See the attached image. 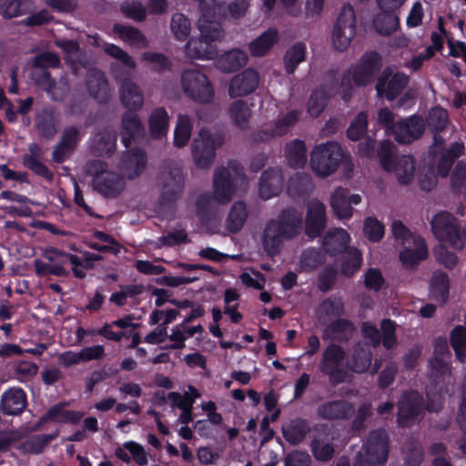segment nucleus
<instances>
[{"label": "nucleus", "mask_w": 466, "mask_h": 466, "mask_svg": "<svg viewBox=\"0 0 466 466\" xmlns=\"http://www.w3.org/2000/svg\"><path fill=\"white\" fill-rule=\"evenodd\" d=\"M198 37L190 38L184 46L186 56L190 59L210 60L218 56L217 42L224 37V31L216 18L215 4L201 6L198 22Z\"/></svg>", "instance_id": "1"}, {"label": "nucleus", "mask_w": 466, "mask_h": 466, "mask_svg": "<svg viewBox=\"0 0 466 466\" xmlns=\"http://www.w3.org/2000/svg\"><path fill=\"white\" fill-rule=\"evenodd\" d=\"M156 185L161 205L171 206L178 201L186 186V174L182 165L172 159L164 160L159 166Z\"/></svg>", "instance_id": "2"}, {"label": "nucleus", "mask_w": 466, "mask_h": 466, "mask_svg": "<svg viewBox=\"0 0 466 466\" xmlns=\"http://www.w3.org/2000/svg\"><path fill=\"white\" fill-rule=\"evenodd\" d=\"M380 70V61L378 53H365L355 65L344 72L339 90L342 98L348 101L351 97L353 84L357 86L370 85Z\"/></svg>", "instance_id": "3"}, {"label": "nucleus", "mask_w": 466, "mask_h": 466, "mask_svg": "<svg viewBox=\"0 0 466 466\" xmlns=\"http://www.w3.org/2000/svg\"><path fill=\"white\" fill-rule=\"evenodd\" d=\"M248 185L243 167L237 162L217 167L213 175V197L219 204L231 201L238 190H245Z\"/></svg>", "instance_id": "4"}, {"label": "nucleus", "mask_w": 466, "mask_h": 466, "mask_svg": "<svg viewBox=\"0 0 466 466\" xmlns=\"http://www.w3.org/2000/svg\"><path fill=\"white\" fill-rule=\"evenodd\" d=\"M396 146L384 140L380 144L379 158L382 168L393 173L397 181L401 185L410 184L415 176V160L410 155L397 157L395 154Z\"/></svg>", "instance_id": "5"}, {"label": "nucleus", "mask_w": 466, "mask_h": 466, "mask_svg": "<svg viewBox=\"0 0 466 466\" xmlns=\"http://www.w3.org/2000/svg\"><path fill=\"white\" fill-rule=\"evenodd\" d=\"M390 439L385 430L371 431L356 455L353 466H384L389 456Z\"/></svg>", "instance_id": "6"}, {"label": "nucleus", "mask_w": 466, "mask_h": 466, "mask_svg": "<svg viewBox=\"0 0 466 466\" xmlns=\"http://www.w3.org/2000/svg\"><path fill=\"white\" fill-rule=\"evenodd\" d=\"M181 88L194 102L208 104L214 98V88L208 76L198 67L185 69L180 76Z\"/></svg>", "instance_id": "7"}, {"label": "nucleus", "mask_w": 466, "mask_h": 466, "mask_svg": "<svg viewBox=\"0 0 466 466\" xmlns=\"http://www.w3.org/2000/svg\"><path fill=\"white\" fill-rule=\"evenodd\" d=\"M223 144V137L202 128L194 137L190 149L194 165L200 169H209L216 157V150Z\"/></svg>", "instance_id": "8"}, {"label": "nucleus", "mask_w": 466, "mask_h": 466, "mask_svg": "<svg viewBox=\"0 0 466 466\" xmlns=\"http://www.w3.org/2000/svg\"><path fill=\"white\" fill-rule=\"evenodd\" d=\"M342 158L340 146L336 142H327L313 148L310 167L317 176L325 177L338 169Z\"/></svg>", "instance_id": "9"}, {"label": "nucleus", "mask_w": 466, "mask_h": 466, "mask_svg": "<svg viewBox=\"0 0 466 466\" xmlns=\"http://www.w3.org/2000/svg\"><path fill=\"white\" fill-rule=\"evenodd\" d=\"M345 357L343 348L335 343L329 344L322 352L319 370L328 376L329 382L333 386L344 382L348 377V372L343 368Z\"/></svg>", "instance_id": "10"}, {"label": "nucleus", "mask_w": 466, "mask_h": 466, "mask_svg": "<svg viewBox=\"0 0 466 466\" xmlns=\"http://www.w3.org/2000/svg\"><path fill=\"white\" fill-rule=\"evenodd\" d=\"M356 35V15L350 5H344L332 31V44L339 51L346 50Z\"/></svg>", "instance_id": "11"}, {"label": "nucleus", "mask_w": 466, "mask_h": 466, "mask_svg": "<svg viewBox=\"0 0 466 466\" xmlns=\"http://www.w3.org/2000/svg\"><path fill=\"white\" fill-rule=\"evenodd\" d=\"M426 129L424 119L417 115L401 119L390 126V135L395 140L403 145H408L421 137Z\"/></svg>", "instance_id": "12"}, {"label": "nucleus", "mask_w": 466, "mask_h": 466, "mask_svg": "<svg viewBox=\"0 0 466 466\" xmlns=\"http://www.w3.org/2000/svg\"><path fill=\"white\" fill-rule=\"evenodd\" d=\"M439 243L449 244L455 249L464 248L459 220L447 211H439Z\"/></svg>", "instance_id": "13"}, {"label": "nucleus", "mask_w": 466, "mask_h": 466, "mask_svg": "<svg viewBox=\"0 0 466 466\" xmlns=\"http://www.w3.org/2000/svg\"><path fill=\"white\" fill-rule=\"evenodd\" d=\"M300 111L290 110L279 115L271 126L252 134L255 142L268 141L275 137H281L287 134L299 121Z\"/></svg>", "instance_id": "14"}, {"label": "nucleus", "mask_w": 466, "mask_h": 466, "mask_svg": "<svg viewBox=\"0 0 466 466\" xmlns=\"http://www.w3.org/2000/svg\"><path fill=\"white\" fill-rule=\"evenodd\" d=\"M269 221L284 235L287 240L297 238L303 228L302 214L295 208L282 209L275 218Z\"/></svg>", "instance_id": "15"}, {"label": "nucleus", "mask_w": 466, "mask_h": 466, "mask_svg": "<svg viewBox=\"0 0 466 466\" xmlns=\"http://www.w3.org/2000/svg\"><path fill=\"white\" fill-rule=\"evenodd\" d=\"M421 396L414 390L405 392L398 401V422L402 427L410 425L422 411Z\"/></svg>", "instance_id": "16"}, {"label": "nucleus", "mask_w": 466, "mask_h": 466, "mask_svg": "<svg viewBox=\"0 0 466 466\" xmlns=\"http://www.w3.org/2000/svg\"><path fill=\"white\" fill-rule=\"evenodd\" d=\"M354 412L353 404L342 399L324 401L316 409L319 419L329 421L348 420Z\"/></svg>", "instance_id": "17"}, {"label": "nucleus", "mask_w": 466, "mask_h": 466, "mask_svg": "<svg viewBox=\"0 0 466 466\" xmlns=\"http://www.w3.org/2000/svg\"><path fill=\"white\" fill-rule=\"evenodd\" d=\"M437 143V133L433 135V143L430 151L420 162L419 173V184L422 190L430 192L437 186V155L435 145Z\"/></svg>", "instance_id": "18"}, {"label": "nucleus", "mask_w": 466, "mask_h": 466, "mask_svg": "<svg viewBox=\"0 0 466 466\" xmlns=\"http://www.w3.org/2000/svg\"><path fill=\"white\" fill-rule=\"evenodd\" d=\"M147 156L142 149L131 148L121 156L117 168L124 177L136 178L145 170Z\"/></svg>", "instance_id": "19"}, {"label": "nucleus", "mask_w": 466, "mask_h": 466, "mask_svg": "<svg viewBox=\"0 0 466 466\" xmlns=\"http://www.w3.org/2000/svg\"><path fill=\"white\" fill-rule=\"evenodd\" d=\"M390 76V71L385 69L379 76L376 84L377 96L381 97L384 95L387 99L391 101L395 99L400 92L406 87L409 82V77L402 73L394 74L391 78L387 81Z\"/></svg>", "instance_id": "20"}, {"label": "nucleus", "mask_w": 466, "mask_h": 466, "mask_svg": "<svg viewBox=\"0 0 466 466\" xmlns=\"http://www.w3.org/2000/svg\"><path fill=\"white\" fill-rule=\"evenodd\" d=\"M326 207L319 199L313 198L307 205L305 233L309 238L319 236L326 227Z\"/></svg>", "instance_id": "21"}, {"label": "nucleus", "mask_w": 466, "mask_h": 466, "mask_svg": "<svg viewBox=\"0 0 466 466\" xmlns=\"http://www.w3.org/2000/svg\"><path fill=\"white\" fill-rule=\"evenodd\" d=\"M258 73L252 68H247L232 77L229 83L228 94L231 97L248 96L258 88Z\"/></svg>", "instance_id": "22"}, {"label": "nucleus", "mask_w": 466, "mask_h": 466, "mask_svg": "<svg viewBox=\"0 0 466 466\" xmlns=\"http://www.w3.org/2000/svg\"><path fill=\"white\" fill-rule=\"evenodd\" d=\"M381 331L370 322H365L362 325V333L365 337L369 338L374 346H378L381 341L386 349H391L396 344L395 326L390 319H383L381 321Z\"/></svg>", "instance_id": "23"}, {"label": "nucleus", "mask_w": 466, "mask_h": 466, "mask_svg": "<svg viewBox=\"0 0 466 466\" xmlns=\"http://www.w3.org/2000/svg\"><path fill=\"white\" fill-rule=\"evenodd\" d=\"M88 94L99 103H106L111 98V89L106 75L97 68L88 70L86 77Z\"/></svg>", "instance_id": "24"}, {"label": "nucleus", "mask_w": 466, "mask_h": 466, "mask_svg": "<svg viewBox=\"0 0 466 466\" xmlns=\"http://www.w3.org/2000/svg\"><path fill=\"white\" fill-rule=\"evenodd\" d=\"M361 202L360 195H349V190L341 187L334 189L330 196V207L334 214L339 218H349L352 216V205Z\"/></svg>", "instance_id": "25"}, {"label": "nucleus", "mask_w": 466, "mask_h": 466, "mask_svg": "<svg viewBox=\"0 0 466 466\" xmlns=\"http://www.w3.org/2000/svg\"><path fill=\"white\" fill-rule=\"evenodd\" d=\"M115 76L121 80L119 96L123 106L130 111L142 108L144 94L140 86L129 78L121 79V76L117 72H115Z\"/></svg>", "instance_id": "26"}, {"label": "nucleus", "mask_w": 466, "mask_h": 466, "mask_svg": "<svg viewBox=\"0 0 466 466\" xmlns=\"http://www.w3.org/2000/svg\"><path fill=\"white\" fill-rule=\"evenodd\" d=\"M81 138V132L77 127L70 126L64 128L59 142L54 147L52 159L62 163L66 157L74 152Z\"/></svg>", "instance_id": "27"}, {"label": "nucleus", "mask_w": 466, "mask_h": 466, "mask_svg": "<svg viewBox=\"0 0 466 466\" xmlns=\"http://www.w3.org/2000/svg\"><path fill=\"white\" fill-rule=\"evenodd\" d=\"M284 186V176L281 168L270 167L260 177L258 193L264 199L279 195Z\"/></svg>", "instance_id": "28"}, {"label": "nucleus", "mask_w": 466, "mask_h": 466, "mask_svg": "<svg viewBox=\"0 0 466 466\" xmlns=\"http://www.w3.org/2000/svg\"><path fill=\"white\" fill-rule=\"evenodd\" d=\"M27 404L25 392L19 388H11L1 397L0 410L5 415H19Z\"/></svg>", "instance_id": "29"}, {"label": "nucleus", "mask_w": 466, "mask_h": 466, "mask_svg": "<svg viewBox=\"0 0 466 466\" xmlns=\"http://www.w3.org/2000/svg\"><path fill=\"white\" fill-rule=\"evenodd\" d=\"M93 187L105 197H116L125 187L124 178L113 171L93 178Z\"/></svg>", "instance_id": "30"}, {"label": "nucleus", "mask_w": 466, "mask_h": 466, "mask_svg": "<svg viewBox=\"0 0 466 466\" xmlns=\"http://www.w3.org/2000/svg\"><path fill=\"white\" fill-rule=\"evenodd\" d=\"M117 135L114 128L106 127L99 129L92 140V150L100 157L110 156L116 150Z\"/></svg>", "instance_id": "31"}, {"label": "nucleus", "mask_w": 466, "mask_h": 466, "mask_svg": "<svg viewBox=\"0 0 466 466\" xmlns=\"http://www.w3.org/2000/svg\"><path fill=\"white\" fill-rule=\"evenodd\" d=\"M372 353L367 344L356 343L347 360L348 368L356 373L365 372L371 364Z\"/></svg>", "instance_id": "32"}, {"label": "nucleus", "mask_w": 466, "mask_h": 466, "mask_svg": "<svg viewBox=\"0 0 466 466\" xmlns=\"http://www.w3.org/2000/svg\"><path fill=\"white\" fill-rule=\"evenodd\" d=\"M285 240L287 239L284 235L268 220L261 235V244L265 253L268 257L279 254Z\"/></svg>", "instance_id": "33"}, {"label": "nucleus", "mask_w": 466, "mask_h": 466, "mask_svg": "<svg viewBox=\"0 0 466 466\" xmlns=\"http://www.w3.org/2000/svg\"><path fill=\"white\" fill-rule=\"evenodd\" d=\"M122 142L128 147L132 139L143 136L145 128L139 116L128 110L121 116Z\"/></svg>", "instance_id": "34"}, {"label": "nucleus", "mask_w": 466, "mask_h": 466, "mask_svg": "<svg viewBox=\"0 0 466 466\" xmlns=\"http://www.w3.org/2000/svg\"><path fill=\"white\" fill-rule=\"evenodd\" d=\"M169 128L168 114L164 107L154 108L148 116L149 135L154 139H160L167 136Z\"/></svg>", "instance_id": "35"}, {"label": "nucleus", "mask_w": 466, "mask_h": 466, "mask_svg": "<svg viewBox=\"0 0 466 466\" xmlns=\"http://www.w3.org/2000/svg\"><path fill=\"white\" fill-rule=\"evenodd\" d=\"M350 236L342 228L329 230L323 238V248L326 252L336 255L344 253L350 248Z\"/></svg>", "instance_id": "36"}, {"label": "nucleus", "mask_w": 466, "mask_h": 466, "mask_svg": "<svg viewBox=\"0 0 466 466\" xmlns=\"http://www.w3.org/2000/svg\"><path fill=\"white\" fill-rule=\"evenodd\" d=\"M403 248V251L400 254V259L406 268H412L418 261L424 259L428 255L423 238H417L415 242L406 245Z\"/></svg>", "instance_id": "37"}, {"label": "nucleus", "mask_w": 466, "mask_h": 466, "mask_svg": "<svg viewBox=\"0 0 466 466\" xmlns=\"http://www.w3.org/2000/svg\"><path fill=\"white\" fill-rule=\"evenodd\" d=\"M58 119L53 109L45 108L36 115L35 127L45 138L52 139L57 133Z\"/></svg>", "instance_id": "38"}, {"label": "nucleus", "mask_w": 466, "mask_h": 466, "mask_svg": "<svg viewBox=\"0 0 466 466\" xmlns=\"http://www.w3.org/2000/svg\"><path fill=\"white\" fill-rule=\"evenodd\" d=\"M309 431V423L302 419L292 420L282 426L283 438L292 445L303 441Z\"/></svg>", "instance_id": "39"}, {"label": "nucleus", "mask_w": 466, "mask_h": 466, "mask_svg": "<svg viewBox=\"0 0 466 466\" xmlns=\"http://www.w3.org/2000/svg\"><path fill=\"white\" fill-rule=\"evenodd\" d=\"M248 62L247 54L239 49L224 53L216 62L217 67L226 73L233 72L244 66Z\"/></svg>", "instance_id": "40"}, {"label": "nucleus", "mask_w": 466, "mask_h": 466, "mask_svg": "<svg viewBox=\"0 0 466 466\" xmlns=\"http://www.w3.org/2000/svg\"><path fill=\"white\" fill-rule=\"evenodd\" d=\"M248 217L247 206L243 201H237L230 208L225 220V227L230 233L238 232L245 225Z\"/></svg>", "instance_id": "41"}, {"label": "nucleus", "mask_w": 466, "mask_h": 466, "mask_svg": "<svg viewBox=\"0 0 466 466\" xmlns=\"http://www.w3.org/2000/svg\"><path fill=\"white\" fill-rule=\"evenodd\" d=\"M114 32L124 42L136 48L142 49L148 46L147 37L136 27L117 24L114 25Z\"/></svg>", "instance_id": "42"}, {"label": "nucleus", "mask_w": 466, "mask_h": 466, "mask_svg": "<svg viewBox=\"0 0 466 466\" xmlns=\"http://www.w3.org/2000/svg\"><path fill=\"white\" fill-rule=\"evenodd\" d=\"M314 187L311 177L307 173H296L288 182V193L292 198L309 195Z\"/></svg>", "instance_id": "43"}, {"label": "nucleus", "mask_w": 466, "mask_h": 466, "mask_svg": "<svg viewBox=\"0 0 466 466\" xmlns=\"http://www.w3.org/2000/svg\"><path fill=\"white\" fill-rule=\"evenodd\" d=\"M288 164L293 168L303 167L307 163L306 147L303 141L295 139L286 146Z\"/></svg>", "instance_id": "44"}, {"label": "nucleus", "mask_w": 466, "mask_h": 466, "mask_svg": "<svg viewBox=\"0 0 466 466\" xmlns=\"http://www.w3.org/2000/svg\"><path fill=\"white\" fill-rule=\"evenodd\" d=\"M278 40V31L268 29L249 44V51L254 56H262L273 46Z\"/></svg>", "instance_id": "45"}, {"label": "nucleus", "mask_w": 466, "mask_h": 466, "mask_svg": "<svg viewBox=\"0 0 466 466\" xmlns=\"http://www.w3.org/2000/svg\"><path fill=\"white\" fill-rule=\"evenodd\" d=\"M193 124L190 117L187 115L179 114L174 132V146L179 148L184 147L190 139Z\"/></svg>", "instance_id": "46"}, {"label": "nucleus", "mask_w": 466, "mask_h": 466, "mask_svg": "<svg viewBox=\"0 0 466 466\" xmlns=\"http://www.w3.org/2000/svg\"><path fill=\"white\" fill-rule=\"evenodd\" d=\"M228 113L230 119L237 127L241 129L248 127L251 116V110L246 101H234L229 106Z\"/></svg>", "instance_id": "47"}, {"label": "nucleus", "mask_w": 466, "mask_h": 466, "mask_svg": "<svg viewBox=\"0 0 466 466\" xmlns=\"http://www.w3.org/2000/svg\"><path fill=\"white\" fill-rule=\"evenodd\" d=\"M317 312L319 319L325 322L329 318L341 316L344 313V303L340 298L329 297L319 305Z\"/></svg>", "instance_id": "48"}, {"label": "nucleus", "mask_w": 466, "mask_h": 466, "mask_svg": "<svg viewBox=\"0 0 466 466\" xmlns=\"http://www.w3.org/2000/svg\"><path fill=\"white\" fill-rule=\"evenodd\" d=\"M450 343L454 350L456 359L461 362H466V328L458 325L451 332Z\"/></svg>", "instance_id": "49"}, {"label": "nucleus", "mask_w": 466, "mask_h": 466, "mask_svg": "<svg viewBox=\"0 0 466 466\" xmlns=\"http://www.w3.org/2000/svg\"><path fill=\"white\" fill-rule=\"evenodd\" d=\"M141 61L152 71L162 73L171 69L172 63L169 58L162 53L144 52L141 55Z\"/></svg>", "instance_id": "50"}, {"label": "nucleus", "mask_w": 466, "mask_h": 466, "mask_svg": "<svg viewBox=\"0 0 466 466\" xmlns=\"http://www.w3.org/2000/svg\"><path fill=\"white\" fill-rule=\"evenodd\" d=\"M361 266V256L360 251L355 248H349L343 253L341 262V273L346 277H351Z\"/></svg>", "instance_id": "51"}, {"label": "nucleus", "mask_w": 466, "mask_h": 466, "mask_svg": "<svg viewBox=\"0 0 466 466\" xmlns=\"http://www.w3.org/2000/svg\"><path fill=\"white\" fill-rule=\"evenodd\" d=\"M170 29L177 40L184 41L190 35L191 23L184 14L176 13L171 17Z\"/></svg>", "instance_id": "52"}, {"label": "nucleus", "mask_w": 466, "mask_h": 466, "mask_svg": "<svg viewBox=\"0 0 466 466\" xmlns=\"http://www.w3.org/2000/svg\"><path fill=\"white\" fill-rule=\"evenodd\" d=\"M306 56V46L302 43L293 45L285 55V68L288 74H292L297 66L304 61Z\"/></svg>", "instance_id": "53"}, {"label": "nucleus", "mask_w": 466, "mask_h": 466, "mask_svg": "<svg viewBox=\"0 0 466 466\" xmlns=\"http://www.w3.org/2000/svg\"><path fill=\"white\" fill-rule=\"evenodd\" d=\"M71 85L68 77L63 75L57 81L54 79L45 90L54 101H62L68 95Z\"/></svg>", "instance_id": "54"}, {"label": "nucleus", "mask_w": 466, "mask_h": 466, "mask_svg": "<svg viewBox=\"0 0 466 466\" xmlns=\"http://www.w3.org/2000/svg\"><path fill=\"white\" fill-rule=\"evenodd\" d=\"M377 32L381 35H388L394 32L399 25V18L390 12H385L378 16L374 22Z\"/></svg>", "instance_id": "55"}, {"label": "nucleus", "mask_w": 466, "mask_h": 466, "mask_svg": "<svg viewBox=\"0 0 466 466\" xmlns=\"http://www.w3.org/2000/svg\"><path fill=\"white\" fill-rule=\"evenodd\" d=\"M466 183V162L460 160L451 173V189L454 194L461 193Z\"/></svg>", "instance_id": "56"}, {"label": "nucleus", "mask_w": 466, "mask_h": 466, "mask_svg": "<svg viewBox=\"0 0 466 466\" xmlns=\"http://www.w3.org/2000/svg\"><path fill=\"white\" fill-rule=\"evenodd\" d=\"M405 462L409 466H419L423 460L421 446L414 441H409L403 447Z\"/></svg>", "instance_id": "57"}, {"label": "nucleus", "mask_w": 466, "mask_h": 466, "mask_svg": "<svg viewBox=\"0 0 466 466\" xmlns=\"http://www.w3.org/2000/svg\"><path fill=\"white\" fill-rule=\"evenodd\" d=\"M391 232L396 241L400 243L403 247L415 242L417 238H422L411 233L400 220H396L392 223Z\"/></svg>", "instance_id": "58"}, {"label": "nucleus", "mask_w": 466, "mask_h": 466, "mask_svg": "<svg viewBox=\"0 0 466 466\" xmlns=\"http://www.w3.org/2000/svg\"><path fill=\"white\" fill-rule=\"evenodd\" d=\"M444 139L439 136V155L449 160L450 165H453L456 159L464 155L465 147L463 142H453L446 150H442Z\"/></svg>", "instance_id": "59"}, {"label": "nucleus", "mask_w": 466, "mask_h": 466, "mask_svg": "<svg viewBox=\"0 0 466 466\" xmlns=\"http://www.w3.org/2000/svg\"><path fill=\"white\" fill-rule=\"evenodd\" d=\"M368 116L365 112L357 115L348 128L347 134L350 139L357 141L362 137L367 131Z\"/></svg>", "instance_id": "60"}, {"label": "nucleus", "mask_w": 466, "mask_h": 466, "mask_svg": "<svg viewBox=\"0 0 466 466\" xmlns=\"http://www.w3.org/2000/svg\"><path fill=\"white\" fill-rule=\"evenodd\" d=\"M311 451L316 460L319 461L331 460L335 453V449L332 444L326 443L318 438L312 440Z\"/></svg>", "instance_id": "61"}, {"label": "nucleus", "mask_w": 466, "mask_h": 466, "mask_svg": "<svg viewBox=\"0 0 466 466\" xmlns=\"http://www.w3.org/2000/svg\"><path fill=\"white\" fill-rule=\"evenodd\" d=\"M121 11L127 17L137 22H142L147 18V8L138 1L123 3Z\"/></svg>", "instance_id": "62"}, {"label": "nucleus", "mask_w": 466, "mask_h": 466, "mask_svg": "<svg viewBox=\"0 0 466 466\" xmlns=\"http://www.w3.org/2000/svg\"><path fill=\"white\" fill-rule=\"evenodd\" d=\"M35 273L38 276L55 275V276H66L67 271L64 268L62 263H46L41 259H35L34 261Z\"/></svg>", "instance_id": "63"}, {"label": "nucleus", "mask_w": 466, "mask_h": 466, "mask_svg": "<svg viewBox=\"0 0 466 466\" xmlns=\"http://www.w3.org/2000/svg\"><path fill=\"white\" fill-rule=\"evenodd\" d=\"M327 104V95L321 90L318 89L312 92L308 102V112L310 116L316 117L320 115L324 110Z\"/></svg>", "instance_id": "64"}]
</instances>
